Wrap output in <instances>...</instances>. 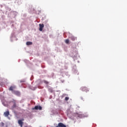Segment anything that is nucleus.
<instances>
[{"mask_svg":"<svg viewBox=\"0 0 127 127\" xmlns=\"http://www.w3.org/2000/svg\"><path fill=\"white\" fill-rule=\"evenodd\" d=\"M23 121H24V119L19 120L18 121V124L19 125L20 127H22L23 126Z\"/></svg>","mask_w":127,"mask_h":127,"instance_id":"1","label":"nucleus"},{"mask_svg":"<svg viewBox=\"0 0 127 127\" xmlns=\"http://www.w3.org/2000/svg\"><path fill=\"white\" fill-rule=\"evenodd\" d=\"M16 86H15V85L11 86L9 88V90L11 91L12 93H13V92L15 91L14 90V89H16Z\"/></svg>","mask_w":127,"mask_h":127,"instance_id":"2","label":"nucleus"},{"mask_svg":"<svg viewBox=\"0 0 127 127\" xmlns=\"http://www.w3.org/2000/svg\"><path fill=\"white\" fill-rule=\"evenodd\" d=\"M12 103L13 104V106H12V108L14 109L16 108V100L13 99Z\"/></svg>","mask_w":127,"mask_h":127,"instance_id":"3","label":"nucleus"},{"mask_svg":"<svg viewBox=\"0 0 127 127\" xmlns=\"http://www.w3.org/2000/svg\"><path fill=\"white\" fill-rule=\"evenodd\" d=\"M80 90L81 91H83V92H86L87 93V92H89V89H88V88L86 87H82L80 88Z\"/></svg>","mask_w":127,"mask_h":127,"instance_id":"4","label":"nucleus"},{"mask_svg":"<svg viewBox=\"0 0 127 127\" xmlns=\"http://www.w3.org/2000/svg\"><path fill=\"white\" fill-rule=\"evenodd\" d=\"M12 94L16 95V96H20V92L18 91L15 90L14 91H13Z\"/></svg>","mask_w":127,"mask_h":127,"instance_id":"5","label":"nucleus"},{"mask_svg":"<svg viewBox=\"0 0 127 127\" xmlns=\"http://www.w3.org/2000/svg\"><path fill=\"white\" fill-rule=\"evenodd\" d=\"M44 27V24H39V30L40 31H42L43 30V28Z\"/></svg>","mask_w":127,"mask_h":127,"instance_id":"6","label":"nucleus"},{"mask_svg":"<svg viewBox=\"0 0 127 127\" xmlns=\"http://www.w3.org/2000/svg\"><path fill=\"white\" fill-rule=\"evenodd\" d=\"M56 127H66L65 125L63 124L62 123H60L58 124V126Z\"/></svg>","mask_w":127,"mask_h":127,"instance_id":"7","label":"nucleus"},{"mask_svg":"<svg viewBox=\"0 0 127 127\" xmlns=\"http://www.w3.org/2000/svg\"><path fill=\"white\" fill-rule=\"evenodd\" d=\"M34 109H35V110H42V107L41 106H36L35 107Z\"/></svg>","mask_w":127,"mask_h":127,"instance_id":"8","label":"nucleus"},{"mask_svg":"<svg viewBox=\"0 0 127 127\" xmlns=\"http://www.w3.org/2000/svg\"><path fill=\"white\" fill-rule=\"evenodd\" d=\"M4 117H8L9 116V111H7L4 113Z\"/></svg>","mask_w":127,"mask_h":127,"instance_id":"9","label":"nucleus"},{"mask_svg":"<svg viewBox=\"0 0 127 127\" xmlns=\"http://www.w3.org/2000/svg\"><path fill=\"white\" fill-rule=\"evenodd\" d=\"M71 40H72V41H75V40H76V39H77V38L74 37V36H71L70 37Z\"/></svg>","mask_w":127,"mask_h":127,"instance_id":"10","label":"nucleus"},{"mask_svg":"<svg viewBox=\"0 0 127 127\" xmlns=\"http://www.w3.org/2000/svg\"><path fill=\"white\" fill-rule=\"evenodd\" d=\"M26 45H32V42H27Z\"/></svg>","mask_w":127,"mask_h":127,"instance_id":"11","label":"nucleus"},{"mask_svg":"<svg viewBox=\"0 0 127 127\" xmlns=\"http://www.w3.org/2000/svg\"><path fill=\"white\" fill-rule=\"evenodd\" d=\"M0 127H4V123H2V122L0 123Z\"/></svg>","mask_w":127,"mask_h":127,"instance_id":"12","label":"nucleus"},{"mask_svg":"<svg viewBox=\"0 0 127 127\" xmlns=\"http://www.w3.org/2000/svg\"><path fill=\"white\" fill-rule=\"evenodd\" d=\"M65 43H66V44H69V39H66L65 40Z\"/></svg>","mask_w":127,"mask_h":127,"instance_id":"13","label":"nucleus"},{"mask_svg":"<svg viewBox=\"0 0 127 127\" xmlns=\"http://www.w3.org/2000/svg\"><path fill=\"white\" fill-rule=\"evenodd\" d=\"M44 83H45V84H46V85H48V84H49V82L46 80H44Z\"/></svg>","mask_w":127,"mask_h":127,"instance_id":"14","label":"nucleus"},{"mask_svg":"<svg viewBox=\"0 0 127 127\" xmlns=\"http://www.w3.org/2000/svg\"><path fill=\"white\" fill-rule=\"evenodd\" d=\"M64 100H65V101H68V100H69V97H65Z\"/></svg>","mask_w":127,"mask_h":127,"instance_id":"15","label":"nucleus"},{"mask_svg":"<svg viewBox=\"0 0 127 127\" xmlns=\"http://www.w3.org/2000/svg\"><path fill=\"white\" fill-rule=\"evenodd\" d=\"M81 100H83V97H81Z\"/></svg>","mask_w":127,"mask_h":127,"instance_id":"16","label":"nucleus"}]
</instances>
